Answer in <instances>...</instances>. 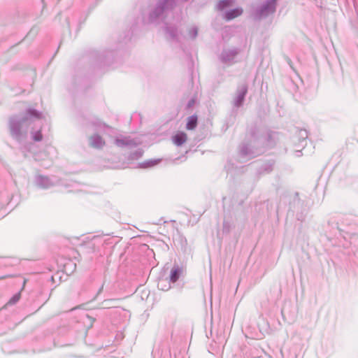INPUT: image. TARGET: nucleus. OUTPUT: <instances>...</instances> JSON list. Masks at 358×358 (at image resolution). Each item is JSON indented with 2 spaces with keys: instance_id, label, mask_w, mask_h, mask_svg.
<instances>
[{
  "instance_id": "1",
  "label": "nucleus",
  "mask_w": 358,
  "mask_h": 358,
  "mask_svg": "<svg viewBox=\"0 0 358 358\" xmlns=\"http://www.w3.org/2000/svg\"><path fill=\"white\" fill-rule=\"evenodd\" d=\"M42 117V113L32 108H27L20 115L10 116L8 122L10 136L21 143L27 138L29 127L34 120H41Z\"/></svg>"
},
{
  "instance_id": "2",
  "label": "nucleus",
  "mask_w": 358,
  "mask_h": 358,
  "mask_svg": "<svg viewBox=\"0 0 358 358\" xmlns=\"http://www.w3.org/2000/svg\"><path fill=\"white\" fill-rule=\"evenodd\" d=\"M248 134L251 136L255 137L254 143L259 145V148L263 149V153L267 149L273 148L278 141V133L272 131L259 132L256 126L252 127L250 129Z\"/></svg>"
},
{
  "instance_id": "3",
  "label": "nucleus",
  "mask_w": 358,
  "mask_h": 358,
  "mask_svg": "<svg viewBox=\"0 0 358 358\" xmlns=\"http://www.w3.org/2000/svg\"><path fill=\"white\" fill-rule=\"evenodd\" d=\"M175 4V0H157L155 6L150 11L149 20L154 22L163 17L168 12L173 9Z\"/></svg>"
},
{
  "instance_id": "4",
  "label": "nucleus",
  "mask_w": 358,
  "mask_h": 358,
  "mask_svg": "<svg viewBox=\"0 0 358 358\" xmlns=\"http://www.w3.org/2000/svg\"><path fill=\"white\" fill-rule=\"evenodd\" d=\"M250 139L245 141L239 145V155L242 157L255 158L263 154V149L259 148L258 143H255L254 136L250 134Z\"/></svg>"
},
{
  "instance_id": "5",
  "label": "nucleus",
  "mask_w": 358,
  "mask_h": 358,
  "mask_svg": "<svg viewBox=\"0 0 358 358\" xmlns=\"http://www.w3.org/2000/svg\"><path fill=\"white\" fill-rule=\"evenodd\" d=\"M241 51V50L239 48H224L222 50L218 58L222 63L231 66L238 62L236 58Z\"/></svg>"
},
{
  "instance_id": "6",
  "label": "nucleus",
  "mask_w": 358,
  "mask_h": 358,
  "mask_svg": "<svg viewBox=\"0 0 358 358\" xmlns=\"http://www.w3.org/2000/svg\"><path fill=\"white\" fill-rule=\"evenodd\" d=\"M275 9L276 0H267L257 9L256 13L259 17H266L275 13Z\"/></svg>"
},
{
  "instance_id": "7",
  "label": "nucleus",
  "mask_w": 358,
  "mask_h": 358,
  "mask_svg": "<svg viewBox=\"0 0 358 358\" xmlns=\"http://www.w3.org/2000/svg\"><path fill=\"white\" fill-rule=\"evenodd\" d=\"M248 91L247 83H243L238 86L236 90V96L233 101V105L236 108H240L243 105L245 98Z\"/></svg>"
},
{
  "instance_id": "8",
  "label": "nucleus",
  "mask_w": 358,
  "mask_h": 358,
  "mask_svg": "<svg viewBox=\"0 0 358 358\" xmlns=\"http://www.w3.org/2000/svg\"><path fill=\"white\" fill-rule=\"evenodd\" d=\"M115 145L120 148H134L138 145L141 143L139 141L131 138L130 136L117 137L114 141Z\"/></svg>"
},
{
  "instance_id": "9",
  "label": "nucleus",
  "mask_w": 358,
  "mask_h": 358,
  "mask_svg": "<svg viewBox=\"0 0 358 358\" xmlns=\"http://www.w3.org/2000/svg\"><path fill=\"white\" fill-rule=\"evenodd\" d=\"M34 182L36 185L41 189H48L55 185V183L47 176L36 175Z\"/></svg>"
},
{
  "instance_id": "10",
  "label": "nucleus",
  "mask_w": 358,
  "mask_h": 358,
  "mask_svg": "<svg viewBox=\"0 0 358 358\" xmlns=\"http://www.w3.org/2000/svg\"><path fill=\"white\" fill-rule=\"evenodd\" d=\"M174 245L178 248H180L183 252H187V241L186 238L181 234L178 233L176 238H174Z\"/></svg>"
},
{
  "instance_id": "11",
  "label": "nucleus",
  "mask_w": 358,
  "mask_h": 358,
  "mask_svg": "<svg viewBox=\"0 0 358 358\" xmlns=\"http://www.w3.org/2000/svg\"><path fill=\"white\" fill-rule=\"evenodd\" d=\"M90 145L96 149H101L105 145V141L99 134H94L90 138Z\"/></svg>"
},
{
  "instance_id": "12",
  "label": "nucleus",
  "mask_w": 358,
  "mask_h": 358,
  "mask_svg": "<svg viewBox=\"0 0 358 358\" xmlns=\"http://www.w3.org/2000/svg\"><path fill=\"white\" fill-rule=\"evenodd\" d=\"M182 272V268L180 267L178 264H175L171 270L169 281L173 283L177 282L180 277Z\"/></svg>"
},
{
  "instance_id": "13",
  "label": "nucleus",
  "mask_w": 358,
  "mask_h": 358,
  "mask_svg": "<svg viewBox=\"0 0 358 358\" xmlns=\"http://www.w3.org/2000/svg\"><path fill=\"white\" fill-rule=\"evenodd\" d=\"M274 164L275 162L273 160H269L266 163L263 164L262 166L259 169L258 173L264 174L271 173L273 169Z\"/></svg>"
},
{
  "instance_id": "14",
  "label": "nucleus",
  "mask_w": 358,
  "mask_h": 358,
  "mask_svg": "<svg viewBox=\"0 0 358 358\" xmlns=\"http://www.w3.org/2000/svg\"><path fill=\"white\" fill-rule=\"evenodd\" d=\"M173 142L177 146H181L187 141V134L185 132H178L172 137Z\"/></svg>"
},
{
  "instance_id": "15",
  "label": "nucleus",
  "mask_w": 358,
  "mask_h": 358,
  "mask_svg": "<svg viewBox=\"0 0 358 358\" xmlns=\"http://www.w3.org/2000/svg\"><path fill=\"white\" fill-rule=\"evenodd\" d=\"M308 133L306 129H301L299 130L298 132V138H299V143L301 146L304 148V146L306 145V139L308 138Z\"/></svg>"
},
{
  "instance_id": "16",
  "label": "nucleus",
  "mask_w": 358,
  "mask_h": 358,
  "mask_svg": "<svg viewBox=\"0 0 358 358\" xmlns=\"http://www.w3.org/2000/svg\"><path fill=\"white\" fill-rule=\"evenodd\" d=\"M243 10L241 8H234L226 12L225 18L227 20H232L241 15Z\"/></svg>"
},
{
  "instance_id": "17",
  "label": "nucleus",
  "mask_w": 358,
  "mask_h": 358,
  "mask_svg": "<svg viewBox=\"0 0 358 358\" xmlns=\"http://www.w3.org/2000/svg\"><path fill=\"white\" fill-rule=\"evenodd\" d=\"M198 118L196 115H192L187 118L186 128L188 130H193L197 126Z\"/></svg>"
},
{
  "instance_id": "18",
  "label": "nucleus",
  "mask_w": 358,
  "mask_h": 358,
  "mask_svg": "<svg viewBox=\"0 0 358 358\" xmlns=\"http://www.w3.org/2000/svg\"><path fill=\"white\" fill-rule=\"evenodd\" d=\"M165 32L172 39H176L178 36V29L176 27L166 25L164 27Z\"/></svg>"
},
{
  "instance_id": "19",
  "label": "nucleus",
  "mask_w": 358,
  "mask_h": 358,
  "mask_svg": "<svg viewBox=\"0 0 358 358\" xmlns=\"http://www.w3.org/2000/svg\"><path fill=\"white\" fill-rule=\"evenodd\" d=\"M159 162L160 159H149L141 163L138 166L141 169L150 168L157 165Z\"/></svg>"
},
{
  "instance_id": "20",
  "label": "nucleus",
  "mask_w": 358,
  "mask_h": 358,
  "mask_svg": "<svg viewBox=\"0 0 358 358\" xmlns=\"http://www.w3.org/2000/svg\"><path fill=\"white\" fill-rule=\"evenodd\" d=\"M143 155V150L141 148H138V150H135L134 152H132L130 153L128 159L129 160H137L139 158H141Z\"/></svg>"
},
{
  "instance_id": "21",
  "label": "nucleus",
  "mask_w": 358,
  "mask_h": 358,
  "mask_svg": "<svg viewBox=\"0 0 358 358\" xmlns=\"http://www.w3.org/2000/svg\"><path fill=\"white\" fill-rule=\"evenodd\" d=\"M170 281L167 280H160L158 282L157 287L159 289L163 291H168L171 288Z\"/></svg>"
},
{
  "instance_id": "22",
  "label": "nucleus",
  "mask_w": 358,
  "mask_h": 358,
  "mask_svg": "<svg viewBox=\"0 0 358 358\" xmlns=\"http://www.w3.org/2000/svg\"><path fill=\"white\" fill-rule=\"evenodd\" d=\"M233 0H220L217 4L218 10H223L224 9L231 6Z\"/></svg>"
},
{
  "instance_id": "23",
  "label": "nucleus",
  "mask_w": 358,
  "mask_h": 358,
  "mask_svg": "<svg viewBox=\"0 0 358 358\" xmlns=\"http://www.w3.org/2000/svg\"><path fill=\"white\" fill-rule=\"evenodd\" d=\"M31 138L34 141L39 142V141H41L43 139V134L41 133V129L35 131H31Z\"/></svg>"
},
{
  "instance_id": "24",
  "label": "nucleus",
  "mask_w": 358,
  "mask_h": 358,
  "mask_svg": "<svg viewBox=\"0 0 358 358\" xmlns=\"http://www.w3.org/2000/svg\"><path fill=\"white\" fill-rule=\"evenodd\" d=\"M91 124L96 129H103L106 127V124L101 121L99 119H96L91 122Z\"/></svg>"
},
{
  "instance_id": "25",
  "label": "nucleus",
  "mask_w": 358,
  "mask_h": 358,
  "mask_svg": "<svg viewBox=\"0 0 358 358\" xmlns=\"http://www.w3.org/2000/svg\"><path fill=\"white\" fill-rule=\"evenodd\" d=\"M188 34L192 39H195L198 35V28L196 26L191 27L188 31Z\"/></svg>"
},
{
  "instance_id": "26",
  "label": "nucleus",
  "mask_w": 358,
  "mask_h": 358,
  "mask_svg": "<svg viewBox=\"0 0 358 358\" xmlns=\"http://www.w3.org/2000/svg\"><path fill=\"white\" fill-rule=\"evenodd\" d=\"M230 223L228 221L224 220L222 226V232L224 234H228L230 231Z\"/></svg>"
},
{
  "instance_id": "27",
  "label": "nucleus",
  "mask_w": 358,
  "mask_h": 358,
  "mask_svg": "<svg viewBox=\"0 0 358 358\" xmlns=\"http://www.w3.org/2000/svg\"><path fill=\"white\" fill-rule=\"evenodd\" d=\"M20 298V292H18L13 296V297L8 301V304H15L17 303Z\"/></svg>"
},
{
  "instance_id": "28",
  "label": "nucleus",
  "mask_w": 358,
  "mask_h": 358,
  "mask_svg": "<svg viewBox=\"0 0 358 358\" xmlns=\"http://www.w3.org/2000/svg\"><path fill=\"white\" fill-rule=\"evenodd\" d=\"M195 103V100L194 99H191L188 101L187 103V108H190L192 107H193V106L194 105Z\"/></svg>"
},
{
  "instance_id": "29",
  "label": "nucleus",
  "mask_w": 358,
  "mask_h": 358,
  "mask_svg": "<svg viewBox=\"0 0 358 358\" xmlns=\"http://www.w3.org/2000/svg\"><path fill=\"white\" fill-rule=\"evenodd\" d=\"M103 286H104V282L101 285V286L99 289L95 298H96L103 292Z\"/></svg>"
},
{
  "instance_id": "30",
  "label": "nucleus",
  "mask_w": 358,
  "mask_h": 358,
  "mask_svg": "<svg viewBox=\"0 0 358 358\" xmlns=\"http://www.w3.org/2000/svg\"><path fill=\"white\" fill-rule=\"evenodd\" d=\"M115 299H109V300H105L103 303H109V302H112V301H114Z\"/></svg>"
},
{
  "instance_id": "31",
  "label": "nucleus",
  "mask_w": 358,
  "mask_h": 358,
  "mask_svg": "<svg viewBox=\"0 0 358 358\" xmlns=\"http://www.w3.org/2000/svg\"><path fill=\"white\" fill-rule=\"evenodd\" d=\"M110 307V303L106 304L105 306H104L105 308H108Z\"/></svg>"
},
{
  "instance_id": "32",
  "label": "nucleus",
  "mask_w": 358,
  "mask_h": 358,
  "mask_svg": "<svg viewBox=\"0 0 358 358\" xmlns=\"http://www.w3.org/2000/svg\"><path fill=\"white\" fill-rule=\"evenodd\" d=\"M25 283H26V280H24L23 287H24Z\"/></svg>"
},
{
  "instance_id": "33",
  "label": "nucleus",
  "mask_w": 358,
  "mask_h": 358,
  "mask_svg": "<svg viewBox=\"0 0 358 358\" xmlns=\"http://www.w3.org/2000/svg\"><path fill=\"white\" fill-rule=\"evenodd\" d=\"M5 277L4 276H1L0 277V279H3Z\"/></svg>"
}]
</instances>
